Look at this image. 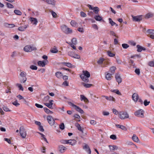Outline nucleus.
I'll list each match as a JSON object with an SVG mask.
<instances>
[{
  "instance_id": "nucleus-64",
  "label": "nucleus",
  "mask_w": 154,
  "mask_h": 154,
  "mask_svg": "<svg viewBox=\"0 0 154 154\" xmlns=\"http://www.w3.org/2000/svg\"><path fill=\"white\" fill-rule=\"evenodd\" d=\"M80 15L81 17H85L86 16V15L84 12L81 11L80 12Z\"/></svg>"
},
{
  "instance_id": "nucleus-7",
  "label": "nucleus",
  "mask_w": 154,
  "mask_h": 154,
  "mask_svg": "<svg viewBox=\"0 0 154 154\" xmlns=\"http://www.w3.org/2000/svg\"><path fill=\"white\" fill-rule=\"evenodd\" d=\"M44 60L43 61H39L38 62V65L39 66L43 67L45 66L46 64H47L48 61L47 60L48 58H43Z\"/></svg>"
},
{
  "instance_id": "nucleus-48",
  "label": "nucleus",
  "mask_w": 154,
  "mask_h": 154,
  "mask_svg": "<svg viewBox=\"0 0 154 154\" xmlns=\"http://www.w3.org/2000/svg\"><path fill=\"white\" fill-rule=\"evenodd\" d=\"M109 34L111 36H114L116 37H118V36L116 35V33L112 31H110L109 32Z\"/></svg>"
},
{
  "instance_id": "nucleus-27",
  "label": "nucleus",
  "mask_w": 154,
  "mask_h": 154,
  "mask_svg": "<svg viewBox=\"0 0 154 154\" xmlns=\"http://www.w3.org/2000/svg\"><path fill=\"white\" fill-rule=\"evenodd\" d=\"M80 99L82 101L84 100V101L85 102H87L88 101V99L86 98L84 95H80Z\"/></svg>"
},
{
  "instance_id": "nucleus-47",
  "label": "nucleus",
  "mask_w": 154,
  "mask_h": 154,
  "mask_svg": "<svg viewBox=\"0 0 154 154\" xmlns=\"http://www.w3.org/2000/svg\"><path fill=\"white\" fill-rule=\"evenodd\" d=\"M6 5L7 7L9 8H12L14 7V6L12 4L8 2H7Z\"/></svg>"
},
{
  "instance_id": "nucleus-24",
  "label": "nucleus",
  "mask_w": 154,
  "mask_h": 154,
  "mask_svg": "<svg viewBox=\"0 0 154 154\" xmlns=\"http://www.w3.org/2000/svg\"><path fill=\"white\" fill-rule=\"evenodd\" d=\"M137 51L138 52H140L142 50H145L146 48H144L143 47L139 45H137Z\"/></svg>"
},
{
  "instance_id": "nucleus-15",
  "label": "nucleus",
  "mask_w": 154,
  "mask_h": 154,
  "mask_svg": "<svg viewBox=\"0 0 154 154\" xmlns=\"http://www.w3.org/2000/svg\"><path fill=\"white\" fill-rule=\"evenodd\" d=\"M138 98L139 96L137 93H134L133 94L132 96V99L135 102H137Z\"/></svg>"
},
{
  "instance_id": "nucleus-55",
  "label": "nucleus",
  "mask_w": 154,
  "mask_h": 154,
  "mask_svg": "<svg viewBox=\"0 0 154 154\" xmlns=\"http://www.w3.org/2000/svg\"><path fill=\"white\" fill-rule=\"evenodd\" d=\"M66 43H68L69 45H70L71 47L72 48L76 50V47L74 45H74L72 44H71V43H70V42L68 43V42H66Z\"/></svg>"
},
{
  "instance_id": "nucleus-32",
  "label": "nucleus",
  "mask_w": 154,
  "mask_h": 154,
  "mask_svg": "<svg viewBox=\"0 0 154 154\" xmlns=\"http://www.w3.org/2000/svg\"><path fill=\"white\" fill-rule=\"evenodd\" d=\"M92 10L95 14H97L99 11V8L97 7H94Z\"/></svg>"
},
{
  "instance_id": "nucleus-56",
  "label": "nucleus",
  "mask_w": 154,
  "mask_h": 154,
  "mask_svg": "<svg viewBox=\"0 0 154 154\" xmlns=\"http://www.w3.org/2000/svg\"><path fill=\"white\" fill-rule=\"evenodd\" d=\"M110 138L113 140H115L116 139V135L112 134L110 136Z\"/></svg>"
},
{
  "instance_id": "nucleus-10",
  "label": "nucleus",
  "mask_w": 154,
  "mask_h": 154,
  "mask_svg": "<svg viewBox=\"0 0 154 154\" xmlns=\"http://www.w3.org/2000/svg\"><path fill=\"white\" fill-rule=\"evenodd\" d=\"M47 119L48 122L50 125L52 126L54 124V120L51 116H48L47 117Z\"/></svg>"
},
{
  "instance_id": "nucleus-1",
  "label": "nucleus",
  "mask_w": 154,
  "mask_h": 154,
  "mask_svg": "<svg viewBox=\"0 0 154 154\" xmlns=\"http://www.w3.org/2000/svg\"><path fill=\"white\" fill-rule=\"evenodd\" d=\"M90 76V73L88 71L84 70L83 71V74L80 75V77L83 81L88 82L89 81L88 78Z\"/></svg>"
},
{
  "instance_id": "nucleus-4",
  "label": "nucleus",
  "mask_w": 154,
  "mask_h": 154,
  "mask_svg": "<svg viewBox=\"0 0 154 154\" xmlns=\"http://www.w3.org/2000/svg\"><path fill=\"white\" fill-rule=\"evenodd\" d=\"M119 117L121 119H125L128 118L129 116L127 112L121 111L119 112Z\"/></svg>"
},
{
  "instance_id": "nucleus-34",
  "label": "nucleus",
  "mask_w": 154,
  "mask_h": 154,
  "mask_svg": "<svg viewBox=\"0 0 154 154\" xmlns=\"http://www.w3.org/2000/svg\"><path fill=\"white\" fill-rule=\"evenodd\" d=\"M132 138L133 140L136 142L137 143L139 141V139L138 137L135 134L133 135Z\"/></svg>"
},
{
  "instance_id": "nucleus-9",
  "label": "nucleus",
  "mask_w": 154,
  "mask_h": 154,
  "mask_svg": "<svg viewBox=\"0 0 154 154\" xmlns=\"http://www.w3.org/2000/svg\"><path fill=\"white\" fill-rule=\"evenodd\" d=\"M20 133L21 136L23 138H25L26 133L23 127H20Z\"/></svg>"
},
{
  "instance_id": "nucleus-20",
  "label": "nucleus",
  "mask_w": 154,
  "mask_h": 154,
  "mask_svg": "<svg viewBox=\"0 0 154 154\" xmlns=\"http://www.w3.org/2000/svg\"><path fill=\"white\" fill-rule=\"evenodd\" d=\"M59 148L60 151L61 153H63L66 150V148L62 145H60L59 146Z\"/></svg>"
},
{
  "instance_id": "nucleus-37",
  "label": "nucleus",
  "mask_w": 154,
  "mask_h": 154,
  "mask_svg": "<svg viewBox=\"0 0 154 154\" xmlns=\"http://www.w3.org/2000/svg\"><path fill=\"white\" fill-rule=\"evenodd\" d=\"M14 13L17 15H21L22 14V13L19 10H15L14 11Z\"/></svg>"
},
{
  "instance_id": "nucleus-21",
  "label": "nucleus",
  "mask_w": 154,
  "mask_h": 154,
  "mask_svg": "<svg viewBox=\"0 0 154 154\" xmlns=\"http://www.w3.org/2000/svg\"><path fill=\"white\" fill-rule=\"evenodd\" d=\"M76 143V141L75 140H68V144L72 146L74 145Z\"/></svg>"
},
{
  "instance_id": "nucleus-28",
  "label": "nucleus",
  "mask_w": 154,
  "mask_h": 154,
  "mask_svg": "<svg viewBox=\"0 0 154 154\" xmlns=\"http://www.w3.org/2000/svg\"><path fill=\"white\" fill-rule=\"evenodd\" d=\"M112 74L111 73H107V74H106V76H105V78L106 79L108 80H110L111 79V75Z\"/></svg>"
},
{
  "instance_id": "nucleus-60",
  "label": "nucleus",
  "mask_w": 154,
  "mask_h": 154,
  "mask_svg": "<svg viewBox=\"0 0 154 154\" xmlns=\"http://www.w3.org/2000/svg\"><path fill=\"white\" fill-rule=\"evenodd\" d=\"M150 103V102L147 101V100H145L144 101V104L145 106H148Z\"/></svg>"
},
{
  "instance_id": "nucleus-45",
  "label": "nucleus",
  "mask_w": 154,
  "mask_h": 154,
  "mask_svg": "<svg viewBox=\"0 0 154 154\" xmlns=\"http://www.w3.org/2000/svg\"><path fill=\"white\" fill-rule=\"evenodd\" d=\"M71 44H72L74 45H76L77 44V41L76 38H74L72 39Z\"/></svg>"
},
{
  "instance_id": "nucleus-36",
  "label": "nucleus",
  "mask_w": 154,
  "mask_h": 154,
  "mask_svg": "<svg viewBox=\"0 0 154 154\" xmlns=\"http://www.w3.org/2000/svg\"><path fill=\"white\" fill-rule=\"evenodd\" d=\"M94 18L96 20L98 21H100L102 19V17L100 16V15L95 16H94Z\"/></svg>"
},
{
  "instance_id": "nucleus-3",
  "label": "nucleus",
  "mask_w": 154,
  "mask_h": 154,
  "mask_svg": "<svg viewBox=\"0 0 154 154\" xmlns=\"http://www.w3.org/2000/svg\"><path fill=\"white\" fill-rule=\"evenodd\" d=\"M61 28L62 31L66 34H69L72 32V30L65 25L61 26Z\"/></svg>"
},
{
  "instance_id": "nucleus-11",
  "label": "nucleus",
  "mask_w": 154,
  "mask_h": 154,
  "mask_svg": "<svg viewBox=\"0 0 154 154\" xmlns=\"http://www.w3.org/2000/svg\"><path fill=\"white\" fill-rule=\"evenodd\" d=\"M97 63L99 64H104V66L105 64H108V61L107 60L104 59V58H100L97 62Z\"/></svg>"
},
{
  "instance_id": "nucleus-8",
  "label": "nucleus",
  "mask_w": 154,
  "mask_h": 154,
  "mask_svg": "<svg viewBox=\"0 0 154 154\" xmlns=\"http://www.w3.org/2000/svg\"><path fill=\"white\" fill-rule=\"evenodd\" d=\"M135 116L143 118L144 116V111L142 109L138 110L134 112Z\"/></svg>"
},
{
  "instance_id": "nucleus-44",
  "label": "nucleus",
  "mask_w": 154,
  "mask_h": 154,
  "mask_svg": "<svg viewBox=\"0 0 154 154\" xmlns=\"http://www.w3.org/2000/svg\"><path fill=\"white\" fill-rule=\"evenodd\" d=\"M83 85L86 88H89L91 87V86L92 85L91 84H87V83H82Z\"/></svg>"
},
{
  "instance_id": "nucleus-29",
  "label": "nucleus",
  "mask_w": 154,
  "mask_h": 154,
  "mask_svg": "<svg viewBox=\"0 0 154 154\" xmlns=\"http://www.w3.org/2000/svg\"><path fill=\"white\" fill-rule=\"evenodd\" d=\"M116 69V68L115 66H113L111 67L109 69V71L112 74H113Z\"/></svg>"
},
{
  "instance_id": "nucleus-17",
  "label": "nucleus",
  "mask_w": 154,
  "mask_h": 154,
  "mask_svg": "<svg viewBox=\"0 0 154 154\" xmlns=\"http://www.w3.org/2000/svg\"><path fill=\"white\" fill-rule=\"evenodd\" d=\"M83 149H85V151L88 152L89 154H91V149L88 145L85 144V145L83 147Z\"/></svg>"
},
{
  "instance_id": "nucleus-5",
  "label": "nucleus",
  "mask_w": 154,
  "mask_h": 154,
  "mask_svg": "<svg viewBox=\"0 0 154 154\" xmlns=\"http://www.w3.org/2000/svg\"><path fill=\"white\" fill-rule=\"evenodd\" d=\"M26 74L24 72H22L19 75L20 77V82L21 83H25L26 81L27 78L26 77Z\"/></svg>"
},
{
  "instance_id": "nucleus-38",
  "label": "nucleus",
  "mask_w": 154,
  "mask_h": 154,
  "mask_svg": "<svg viewBox=\"0 0 154 154\" xmlns=\"http://www.w3.org/2000/svg\"><path fill=\"white\" fill-rule=\"evenodd\" d=\"M116 126L117 128H119L123 130H125L126 129V127L125 126L122 125H116Z\"/></svg>"
},
{
  "instance_id": "nucleus-16",
  "label": "nucleus",
  "mask_w": 154,
  "mask_h": 154,
  "mask_svg": "<svg viewBox=\"0 0 154 154\" xmlns=\"http://www.w3.org/2000/svg\"><path fill=\"white\" fill-rule=\"evenodd\" d=\"M28 26V25H25L24 26H20L18 28V30L20 31H23L27 28Z\"/></svg>"
},
{
  "instance_id": "nucleus-42",
  "label": "nucleus",
  "mask_w": 154,
  "mask_h": 154,
  "mask_svg": "<svg viewBox=\"0 0 154 154\" xmlns=\"http://www.w3.org/2000/svg\"><path fill=\"white\" fill-rule=\"evenodd\" d=\"M2 108L4 111L6 112H10L11 111L7 107V106L3 105Z\"/></svg>"
},
{
  "instance_id": "nucleus-13",
  "label": "nucleus",
  "mask_w": 154,
  "mask_h": 154,
  "mask_svg": "<svg viewBox=\"0 0 154 154\" xmlns=\"http://www.w3.org/2000/svg\"><path fill=\"white\" fill-rule=\"evenodd\" d=\"M54 102L53 100H50L49 103H45L44 104L47 106L48 108L50 109H53L52 105L53 104V102Z\"/></svg>"
},
{
  "instance_id": "nucleus-22",
  "label": "nucleus",
  "mask_w": 154,
  "mask_h": 154,
  "mask_svg": "<svg viewBox=\"0 0 154 154\" xmlns=\"http://www.w3.org/2000/svg\"><path fill=\"white\" fill-rule=\"evenodd\" d=\"M109 148L110 149V151L112 152L114 151L115 150L117 149L118 148V147L115 145H109Z\"/></svg>"
},
{
  "instance_id": "nucleus-54",
  "label": "nucleus",
  "mask_w": 154,
  "mask_h": 154,
  "mask_svg": "<svg viewBox=\"0 0 154 154\" xmlns=\"http://www.w3.org/2000/svg\"><path fill=\"white\" fill-rule=\"evenodd\" d=\"M30 68L32 70H36L37 69V67L36 66L33 65H31Z\"/></svg>"
},
{
  "instance_id": "nucleus-12",
  "label": "nucleus",
  "mask_w": 154,
  "mask_h": 154,
  "mask_svg": "<svg viewBox=\"0 0 154 154\" xmlns=\"http://www.w3.org/2000/svg\"><path fill=\"white\" fill-rule=\"evenodd\" d=\"M115 78L116 81L118 82V84L122 82V79L121 78L120 75L119 73H117L115 75Z\"/></svg>"
},
{
  "instance_id": "nucleus-52",
  "label": "nucleus",
  "mask_w": 154,
  "mask_h": 154,
  "mask_svg": "<svg viewBox=\"0 0 154 154\" xmlns=\"http://www.w3.org/2000/svg\"><path fill=\"white\" fill-rule=\"evenodd\" d=\"M147 32L150 34H154V30L149 29L147 30Z\"/></svg>"
},
{
  "instance_id": "nucleus-6",
  "label": "nucleus",
  "mask_w": 154,
  "mask_h": 154,
  "mask_svg": "<svg viewBox=\"0 0 154 154\" xmlns=\"http://www.w3.org/2000/svg\"><path fill=\"white\" fill-rule=\"evenodd\" d=\"M69 104L74 107L77 111L79 112L81 114H83L84 113V111L81 108H80L79 107L75 105L73 103L71 102H69Z\"/></svg>"
},
{
  "instance_id": "nucleus-46",
  "label": "nucleus",
  "mask_w": 154,
  "mask_h": 154,
  "mask_svg": "<svg viewBox=\"0 0 154 154\" xmlns=\"http://www.w3.org/2000/svg\"><path fill=\"white\" fill-rule=\"evenodd\" d=\"M16 86L18 87L19 90L23 91V88L21 84L17 83L16 84Z\"/></svg>"
},
{
  "instance_id": "nucleus-40",
  "label": "nucleus",
  "mask_w": 154,
  "mask_h": 154,
  "mask_svg": "<svg viewBox=\"0 0 154 154\" xmlns=\"http://www.w3.org/2000/svg\"><path fill=\"white\" fill-rule=\"evenodd\" d=\"M148 64L151 67H154V59L149 62Z\"/></svg>"
},
{
  "instance_id": "nucleus-41",
  "label": "nucleus",
  "mask_w": 154,
  "mask_h": 154,
  "mask_svg": "<svg viewBox=\"0 0 154 154\" xmlns=\"http://www.w3.org/2000/svg\"><path fill=\"white\" fill-rule=\"evenodd\" d=\"M153 14L151 13H148L145 16V18H149L153 17Z\"/></svg>"
},
{
  "instance_id": "nucleus-58",
  "label": "nucleus",
  "mask_w": 154,
  "mask_h": 154,
  "mask_svg": "<svg viewBox=\"0 0 154 154\" xmlns=\"http://www.w3.org/2000/svg\"><path fill=\"white\" fill-rule=\"evenodd\" d=\"M77 128L79 130L83 133V131L81 129V127L79 124H78L77 126Z\"/></svg>"
},
{
  "instance_id": "nucleus-26",
  "label": "nucleus",
  "mask_w": 154,
  "mask_h": 154,
  "mask_svg": "<svg viewBox=\"0 0 154 154\" xmlns=\"http://www.w3.org/2000/svg\"><path fill=\"white\" fill-rule=\"evenodd\" d=\"M38 133L41 135V139L42 140H44L46 143H48V142L46 138H45V136L43 134H42L41 133L38 132Z\"/></svg>"
},
{
  "instance_id": "nucleus-18",
  "label": "nucleus",
  "mask_w": 154,
  "mask_h": 154,
  "mask_svg": "<svg viewBox=\"0 0 154 154\" xmlns=\"http://www.w3.org/2000/svg\"><path fill=\"white\" fill-rule=\"evenodd\" d=\"M30 21L33 24L36 25L38 23V20L36 18L31 17L30 18Z\"/></svg>"
},
{
  "instance_id": "nucleus-57",
  "label": "nucleus",
  "mask_w": 154,
  "mask_h": 154,
  "mask_svg": "<svg viewBox=\"0 0 154 154\" xmlns=\"http://www.w3.org/2000/svg\"><path fill=\"white\" fill-rule=\"evenodd\" d=\"M12 104L16 106H18L20 105V104L17 103V100H16L14 102H12Z\"/></svg>"
},
{
  "instance_id": "nucleus-33",
  "label": "nucleus",
  "mask_w": 154,
  "mask_h": 154,
  "mask_svg": "<svg viewBox=\"0 0 154 154\" xmlns=\"http://www.w3.org/2000/svg\"><path fill=\"white\" fill-rule=\"evenodd\" d=\"M62 63L64 65L66 66L67 67L70 68H72L73 67L72 65L69 63Z\"/></svg>"
},
{
  "instance_id": "nucleus-14",
  "label": "nucleus",
  "mask_w": 154,
  "mask_h": 154,
  "mask_svg": "<svg viewBox=\"0 0 154 154\" xmlns=\"http://www.w3.org/2000/svg\"><path fill=\"white\" fill-rule=\"evenodd\" d=\"M68 54L72 58H80L79 55L75 54L72 52H69L68 53Z\"/></svg>"
},
{
  "instance_id": "nucleus-30",
  "label": "nucleus",
  "mask_w": 154,
  "mask_h": 154,
  "mask_svg": "<svg viewBox=\"0 0 154 154\" xmlns=\"http://www.w3.org/2000/svg\"><path fill=\"white\" fill-rule=\"evenodd\" d=\"M57 77L58 78H60L62 76V73L60 72H57L55 73Z\"/></svg>"
},
{
  "instance_id": "nucleus-35",
  "label": "nucleus",
  "mask_w": 154,
  "mask_h": 154,
  "mask_svg": "<svg viewBox=\"0 0 154 154\" xmlns=\"http://www.w3.org/2000/svg\"><path fill=\"white\" fill-rule=\"evenodd\" d=\"M71 25L75 27L77 26V23L74 20H72L70 22Z\"/></svg>"
},
{
  "instance_id": "nucleus-49",
  "label": "nucleus",
  "mask_w": 154,
  "mask_h": 154,
  "mask_svg": "<svg viewBox=\"0 0 154 154\" xmlns=\"http://www.w3.org/2000/svg\"><path fill=\"white\" fill-rule=\"evenodd\" d=\"M109 23L112 26H113L116 24V23L113 21L111 18H109Z\"/></svg>"
},
{
  "instance_id": "nucleus-50",
  "label": "nucleus",
  "mask_w": 154,
  "mask_h": 154,
  "mask_svg": "<svg viewBox=\"0 0 154 154\" xmlns=\"http://www.w3.org/2000/svg\"><path fill=\"white\" fill-rule=\"evenodd\" d=\"M108 55L110 57H113L115 54L111 52L110 51H108L107 52Z\"/></svg>"
},
{
  "instance_id": "nucleus-53",
  "label": "nucleus",
  "mask_w": 154,
  "mask_h": 154,
  "mask_svg": "<svg viewBox=\"0 0 154 154\" xmlns=\"http://www.w3.org/2000/svg\"><path fill=\"white\" fill-rule=\"evenodd\" d=\"M68 140H60V142L61 143L63 144H68Z\"/></svg>"
},
{
  "instance_id": "nucleus-59",
  "label": "nucleus",
  "mask_w": 154,
  "mask_h": 154,
  "mask_svg": "<svg viewBox=\"0 0 154 154\" xmlns=\"http://www.w3.org/2000/svg\"><path fill=\"white\" fill-rule=\"evenodd\" d=\"M60 128L62 130H63L64 129L65 126L63 123H62L60 125Z\"/></svg>"
},
{
  "instance_id": "nucleus-51",
  "label": "nucleus",
  "mask_w": 154,
  "mask_h": 154,
  "mask_svg": "<svg viewBox=\"0 0 154 154\" xmlns=\"http://www.w3.org/2000/svg\"><path fill=\"white\" fill-rule=\"evenodd\" d=\"M122 46L124 49H127L129 47V45L127 44H123Z\"/></svg>"
},
{
  "instance_id": "nucleus-63",
  "label": "nucleus",
  "mask_w": 154,
  "mask_h": 154,
  "mask_svg": "<svg viewBox=\"0 0 154 154\" xmlns=\"http://www.w3.org/2000/svg\"><path fill=\"white\" fill-rule=\"evenodd\" d=\"M129 44L133 46H135L136 45V43L133 41H129Z\"/></svg>"
},
{
  "instance_id": "nucleus-19",
  "label": "nucleus",
  "mask_w": 154,
  "mask_h": 154,
  "mask_svg": "<svg viewBox=\"0 0 154 154\" xmlns=\"http://www.w3.org/2000/svg\"><path fill=\"white\" fill-rule=\"evenodd\" d=\"M133 20L134 21H139L142 19L141 17V16H134L133 15L132 16Z\"/></svg>"
},
{
  "instance_id": "nucleus-43",
  "label": "nucleus",
  "mask_w": 154,
  "mask_h": 154,
  "mask_svg": "<svg viewBox=\"0 0 154 154\" xmlns=\"http://www.w3.org/2000/svg\"><path fill=\"white\" fill-rule=\"evenodd\" d=\"M44 109L45 112L48 114H52L53 113V112L52 111L47 108L45 107L44 108Z\"/></svg>"
},
{
  "instance_id": "nucleus-62",
  "label": "nucleus",
  "mask_w": 154,
  "mask_h": 154,
  "mask_svg": "<svg viewBox=\"0 0 154 154\" xmlns=\"http://www.w3.org/2000/svg\"><path fill=\"white\" fill-rule=\"evenodd\" d=\"M7 25H8V26H7L9 28H13L15 27V25L13 24H7Z\"/></svg>"
},
{
  "instance_id": "nucleus-61",
  "label": "nucleus",
  "mask_w": 154,
  "mask_h": 154,
  "mask_svg": "<svg viewBox=\"0 0 154 154\" xmlns=\"http://www.w3.org/2000/svg\"><path fill=\"white\" fill-rule=\"evenodd\" d=\"M51 12L53 17L56 18L57 17V14L54 12L51 11Z\"/></svg>"
},
{
  "instance_id": "nucleus-23",
  "label": "nucleus",
  "mask_w": 154,
  "mask_h": 154,
  "mask_svg": "<svg viewBox=\"0 0 154 154\" xmlns=\"http://www.w3.org/2000/svg\"><path fill=\"white\" fill-rule=\"evenodd\" d=\"M58 50L57 47L54 46L50 50V52L53 53H56L58 52Z\"/></svg>"
},
{
  "instance_id": "nucleus-39",
  "label": "nucleus",
  "mask_w": 154,
  "mask_h": 154,
  "mask_svg": "<svg viewBox=\"0 0 154 154\" xmlns=\"http://www.w3.org/2000/svg\"><path fill=\"white\" fill-rule=\"evenodd\" d=\"M111 91L112 92L116 93L117 94L119 95H121V93L118 90H117V89L111 90Z\"/></svg>"
},
{
  "instance_id": "nucleus-2",
  "label": "nucleus",
  "mask_w": 154,
  "mask_h": 154,
  "mask_svg": "<svg viewBox=\"0 0 154 154\" xmlns=\"http://www.w3.org/2000/svg\"><path fill=\"white\" fill-rule=\"evenodd\" d=\"M23 50L26 52H30L36 50L37 48L33 45H27L24 48Z\"/></svg>"
},
{
  "instance_id": "nucleus-31",
  "label": "nucleus",
  "mask_w": 154,
  "mask_h": 154,
  "mask_svg": "<svg viewBox=\"0 0 154 154\" xmlns=\"http://www.w3.org/2000/svg\"><path fill=\"white\" fill-rule=\"evenodd\" d=\"M129 58H140L141 57L138 54H134L132 55L131 54H129V56H128Z\"/></svg>"
},
{
  "instance_id": "nucleus-25",
  "label": "nucleus",
  "mask_w": 154,
  "mask_h": 154,
  "mask_svg": "<svg viewBox=\"0 0 154 154\" xmlns=\"http://www.w3.org/2000/svg\"><path fill=\"white\" fill-rule=\"evenodd\" d=\"M46 2L48 4L53 5H55V2L54 0H46Z\"/></svg>"
}]
</instances>
